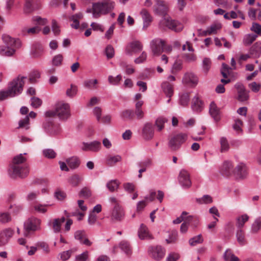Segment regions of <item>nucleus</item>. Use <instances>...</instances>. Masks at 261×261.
Returning a JSON list of instances; mask_svg holds the SVG:
<instances>
[{"label": "nucleus", "mask_w": 261, "mask_h": 261, "mask_svg": "<svg viewBox=\"0 0 261 261\" xmlns=\"http://www.w3.org/2000/svg\"><path fill=\"white\" fill-rule=\"evenodd\" d=\"M155 4L154 9L155 12L164 16V19L161 21V25H164L175 32H180L184 28L182 23L172 19L170 17L166 16L168 11V6L165 2L162 0H154Z\"/></svg>", "instance_id": "1"}, {"label": "nucleus", "mask_w": 261, "mask_h": 261, "mask_svg": "<svg viewBox=\"0 0 261 261\" xmlns=\"http://www.w3.org/2000/svg\"><path fill=\"white\" fill-rule=\"evenodd\" d=\"M27 159L22 154H20L15 156L12 161L10 169L9 174L12 178H25L29 173L28 166L24 164Z\"/></svg>", "instance_id": "2"}, {"label": "nucleus", "mask_w": 261, "mask_h": 261, "mask_svg": "<svg viewBox=\"0 0 261 261\" xmlns=\"http://www.w3.org/2000/svg\"><path fill=\"white\" fill-rule=\"evenodd\" d=\"M27 77L19 75L14 79L9 84L7 91L0 92V100L5 99L8 97H14L21 93Z\"/></svg>", "instance_id": "3"}, {"label": "nucleus", "mask_w": 261, "mask_h": 261, "mask_svg": "<svg viewBox=\"0 0 261 261\" xmlns=\"http://www.w3.org/2000/svg\"><path fill=\"white\" fill-rule=\"evenodd\" d=\"M115 7V3L111 0H103L94 3L92 8L87 10V13H92L93 17L98 18L102 15L111 12Z\"/></svg>", "instance_id": "4"}, {"label": "nucleus", "mask_w": 261, "mask_h": 261, "mask_svg": "<svg viewBox=\"0 0 261 261\" xmlns=\"http://www.w3.org/2000/svg\"><path fill=\"white\" fill-rule=\"evenodd\" d=\"M45 115L48 118L58 116L61 120H66L70 116V106L67 103L58 102L56 105L55 111H47Z\"/></svg>", "instance_id": "5"}, {"label": "nucleus", "mask_w": 261, "mask_h": 261, "mask_svg": "<svg viewBox=\"0 0 261 261\" xmlns=\"http://www.w3.org/2000/svg\"><path fill=\"white\" fill-rule=\"evenodd\" d=\"M110 201L113 206L111 212V219L114 221H121L124 217V212L120 205L119 201L115 197L110 198Z\"/></svg>", "instance_id": "6"}, {"label": "nucleus", "mask_w": 261, "mask_h": 261, "mask_svg": "<svg viewBox=\"0 0 261 261\" xmlns=\"http://www.w3.org/2000/svg\"><path fill=\"white\" fill-rule=\"evenodd\" d=\"M187 136L185 134H179L173 136L169 140V147L171 150L176 151L179 149L187 140Z\"/></svg>", "instance_id": "7"}, {"label": "nucleus", "mask_w": 261, "mask_h": 261, "mask_svg": "<svg viewBox=\"0 0 261 261\" xmlns=\"http://www.w3.org/2000/svg\"><path fill=\"white\" fill-rule=\"evenodd\" d=\"M41 220L36 218H31L24 224V235L28 236L30 231H34L39 228Z\"/></svg>", "instance_id": "8"}, {"label": "nucleus", "mask_w": 261, "mask_h": 261, "mask_svg": "<svg viewBox=\"0 0 261 261\" xmlns=\"http://www.w3.org/2000/svg\"><path fill=\"white\" fill-rule=\"evenodd\" d=\"M149 255L154 259L159 260L165 254V249L161 246H151L148 249Z\"/></svg>", "instance_id": "9"}, {"label": "nucleus", "mask_w": 261, "mask_h": 261, "mask_svg": "<svg viewBox=\"0 0 261 261\" xmlns=\"http://www.w3.org/2000/svg\"><path fill=\"white\" fill-rule=\"evenodd\" d=\"M142 44L139 41L135 40L128 44L125 50L127 55L132 56L142 51Z\"/></svg>", "instance_id": "10"}, {"label": "nucleus", "mask_w": 261, "mask_h": 261, "mask_svg": "<svg viewBox=\"0 0 261 261\" xmlns=\"http://www.w3.org/2000/svg\"><path fill=\"white\" fill-rule=\"evenodd\" d=\"M101 148V142L98 141H94L90 143L83 142L81 149L85 151H90L98 152Z\"/></svg>", "instance_id": "11"}, {"label": "nucleus", "mask_w": 261, "mask_h": 261, "mask_svg": "<svg viewBox=\"0 0 261 261\" xmlns=\"http://www.w3.org/2000/svg\"><path fill=\"white\" fill-rule=\"evenodd\" d=\"M178 180L180 184L185 188H189L191 186L190 174L186 170L182 169L180 171Z\"/></svg>", "instance_id": "12"}, {"label": "nucleus", "mask_w": 261, "mask_h": 261, "mask_svg": "<svg viewBox=\"0 0 261 261\" xmlns=\"http://www.w3.org/2000/svg\"><path fill=\"white\" fill-rule=\"evenodd\" d=\"M235 88L237 90V99L239 101H244L248 99L249 95L248 92L242 84L240 83H237L235 85Z\"/></svg>", "instance_id": "13"}, {"label": "nucleus", "mask_w": 261, "mask_h": 261, "mask_svg": "<svg viewBox=\"0 0 261 261\" xmlns=\"http://www.w3.org/2000/svg\"><path fill=\"white\" fill-rule=\"evenodd\" d=\"M14 234V230L11 228H7L0 232V246L6 244Z\"/></svg>", "instance_id": "14"}, {"label": "nucleus", "mask_w": 261, "mask_h": 261, "mask_svg": "<svg viewBox=\"0 0 261 261\" xmlns=\"http://www.w3.org/2000/svg\"><path fill=\"white\" fill-rule=\"evenodd\" d=\"M164 47V41L160 39L153 40L151 42V48L153 55L159 56L162 52Z\"/></svg>", "instance_id": "15"}, {"label": "nucleus", "mask_w": 261, "mask_h": 261, "mask_svg": "<svg viewBox=\"0 0 261 261\" xmlns=\"http://www.w3.org/2000/svg\"><path fill=\"white\" fill-rule=\"evenodd\" d=\"M40 7L39 0H26L24 12L25 13H30L34 10L38 9Z\"/></svg>", "instance_id": "16"}, {"label": "nucleus", "mask_w": 261, "mask_h": 261, "mask_svg": "<svg viewBox=\"0 0 261 261\" xmlns=\"http://www.w3.org/2000/svg\"><path fill=\"white\" fill-rule=\"evenodd\" d=\"M3 40L7 46L14 48L15 49L21 46V42L19 39H15L7 35L3 36Z\"/></svg>", "instance_id": "17"}, {"label": "nucleus", "mask_w": 261, "mask_h": 261, "mask_svg": "<svg viewBox=\"0 0 261 261\" xmlns=\"http://www.w3.org/2000/svg\"><path fill=\"white\" fill-rule=\"evenodd\" d=\"M74 238L76 240H79L81 243L86 246H90L92 242L88 240L87 234L84 230H77L74 233Z\"/></svg>", "instance_id": "18"}, {"label": "nucleus", "mask_w": 261, "mask_h": 261, "mask_svg": "<svg viewBox=\"0 0 261 261\" xmlns=\"http://www.w3.org/2000/svg\"><path fill=\"white\" fill-rule=\"evenodd\" d=\"M154 135V128L151 123H146L142 129V136L146 140L151 139Z\"/></svg>", "instance_id": "19"}, {"label": "nucleus", "mask_w": 261, "mask_h": 261, "mask_svg": "<svg viewBox=\"0 0 261 261\" xmlns=\"http://www.w3.org/2000/svg\"><path fill=\"white\" fill-rule=\"evenodd\" d=\"M198 77L193 73H186L183 79L182 82L191 87H195L198 84Z\"/></svg>", "instance_id": "20"}, {"label": "nucleus", "mask_w": 261, "mask_h": 261, "mask_svg": "<svg viewBox=\"0 0 261 261\" xmlns=\"http://www.w3.org/2000/svg\"><path fill=\"white\" fill-rule=\"evenodd\" d=\"M247 173V169L246 165L242 163H239L236 167L234 168L233 171V175L239 178H244Z\"/></svg>", "instance_id": "21"}, {"label": "nucleus", "mask_w": 261, "mask_h": 261, "mask_svg": "<svg viewBox=\"0 0 261 261\" xmlns=\"http://www.w3.org/2000/svg\"><path fill=\"white\" fill-rule=\"evenodd\" d=\"M234 168L231 162L225 161L224 162L221 169V173L227 177L233 175Z\"/></svg>", "instance_id": "22"}, {"label": "nucleus", "mask_w": 261, "mask_h": 261, "mask_svg": "<svg viewBox=\"0 0 261 261\" xmlns=\"http://www.w3.org/2000/svg\"><path fill=\"white\" fill-rule=\"evenodd\" d=\"M65 221L64 217L61 218H57L53 219L51 221L49 222V225L52 228L53 231L55 233L59 232L61 231V225Z\"/></svg>", "instance_id": "23"}, {"label": "nucleus", "mask_w": 261, "mask_h": 261, "mask_svg": "<svg viewBox=\"0 0 261 261\" xmlns=\"http://www.w3.org/2000/svg\"><path fill=\"white\" fill-rule=\"evenodd\" d=\"M162 89L166 96L169 98L167 100V102L169 103L170 101V98L173 94V86L169 82H164L162 84Z\"/></svg>", "instance_id": "24"}, {"label": "nucleus", "mask_w": 261, "mask_h": 261, "mask_svg": "<svg viewBox=\"0 0 261 261\" xmlns=\"http://www.w3.org/2000/svg\"><path fill=\"white\" fill-rule=\"evenodd\" d=\"M43 46L39 43H35L32 46L31 54L34 58L40 57L43 53Z\"/></svg>", "instance_id": "25"}, {"label": "nucleus", "mask_w": 261, "mask_h": 261, "mask_svg": "<svg viewBox=\"0 0 261 261\" xmlns=\"http://www.w3.org/2000/svg\"><path fill=\"white\" fill-rule=\"evenodd\" d=\"M210 113L216 121H218L220 120V111L214 102L211 103L210 107Z\"/></svg>", "instance_id": "26"}, {"label": "nucleus", "mask_w": 261, "mask_h": 261, "mask_svg": "<svg viewBox=\"0 0 261 261\" xmlns=\"http://www.w3.org/2000/svg\"><path fill=\"white\" fill-rule=\"evenodd\" d=\"M141 14L144 21L143 28L144 30H146L152 21V18L148 12L145 9H143Z\"/></svg>", "instance_id": "27"}, {"label": "nucleus", "mask_w": 261, "mask_h": 261, "mask_svg": "<svg viewBox=\"0 0 261 261\" xmlns=\"http://www.w3.org/2000/svg\"><path fill=\"white\" fill-rule=\"evenodd\" d=\"M138 236L141 240L151 239L147 227L144 224H141L138 231Z\"/></svg>", "instance_id": "28"}, {"label": "nucleus", "mask_w": 261, "mask_h": 261, "mask_svg": "<svg viewBox=\"0 0 261 261\" xmlns=\"http://www.w3.org/2000/svg\"><path fill=\"white\" fill-rule=\"evenodd\" d=\"M143 105V101H138L136 103L135 114L137 119H141L144 117V113L142 109Z\"/></svg>", "instance_id": "29"}, {"label": "nucleus", "mask_w": 261, "mask_h": 261, "mask_svg": "<svg viewBox=\"0 0 261 261\" xmlns=\"http://www.w3.org/2000/svg\"><path fill=\"white\" fill-rule=\"evenodd\" d=\"M249 216L244 214L238 217L236 219V226L239 229H243L245 223L249 220Z\"/></svg>", "instance_id": "30"}, {"label": "nucleus", "mask_w": 261, "mask_h": 261, "mask_svg": "<svg viewBox=\"0 0 261 261\" xmlns=\"http://www.w3.org/2000/svg\"><path fill=\"white\" fill-rule=\"evenodd\" d=\"M83 15L82 13H79L73 15L70 18V20L72 21L73 23L71 24L72 28L77 29L80 27L79 21L82 19Z\"/></svg>", "instance_id": "31"}, {"label": "nucleus", "mask_w": 261, "mask_h": 261, "mask_svg": "<svg viewBox=\"0 0 261 261\" xmlns=\"http://www.w3.org/2000/svg\"><path fill=\"white\" fill-rule=\"evenodd\" d=\"M202 102L199 99L198 95H196L192 100V108L193 111L200 112L202 110Z\"/></svg>", "instance_id": "32"}, {"label": "nucleus", "mask_w": 261, "mask_h": 261, "mask_svg": "<svg viewBox=\"0 0 261 261\" xmlns=\"http://www.w3.org/2000/svg\"><path fill=\"white\" fill-rule=\"evenodd\" d=\"M151 164V161L150 159H147L145 161L140 162L138 165L141 168L139 170V174L138 175L139 178H141L142 175V173L146 170V168L149 167Z\"/></svg>", "instance_id": "33"}, {"label": "nucleus", "mask_w": 261, "mask_h": 261, "mask_svg": "<svg viewBox=\"0 0 261 261\" xmlns=\"http://www.w3.org/2000/svg\"><path fill=\"white\" fill-rule=\"evenodd\" d=\"M15 51L14 48L10 47L8 46H0V54L2 56H11L13 55Z\"/></svg>", "instance_id": "34"}, {"label": "nucleus", "mask_w": 261, "mask_h": 261, "mask_svg": "<svg viewBox=\"0 0 261 261\" xmlns=\"http://www.w3.org/2000/svg\"><path fill=\"white\" fill-rule=\"evenodd\" d=\"M236 238L240 245H244L246 244L247 241L245 239V232L243 229H238L236 232Z\"/></svg>", "instance_id": "35"}, {"label": "nucleus", "mask_w": 261, "mask_h": 261, "mask_svg": "<svg viewBox=\"0 0 261 261\" xmlns=\"http://www.w3.org/2000/svg\"><path fill=\"white\" fill-rule=\"evenodd\" d=\"M257 35L253 34H249L245 35L243 42L244 45L248 46L251 44L257 38Z\"/></svg>", "instance_id": "36"}, {"label": "nucleus", "mask_w": 261, "mask_h": 261, "mask_svg": "<svg viewBox=\"0 0 261 261\" xmlns=\"http://www.w3.org/2000/svg\"><path fill=\"white\" fill-rule=\"evenodd\" d=\"M45 129L50 133H56V129L58 128V125H55L51 120H47L46 122L43 124Z\"/></svg>", "instance_id": "37"}, {"label": "nucleus", "mask_w": 261, "mask_h": 261, "mask_svg": "<svg viewBox=\"0 0 261 261\" xmlns=\"http://www.w3.org/2000/svg\"><path fill=\"white\" fill-rule=\"evenodd\" d=\"M66 163L69 167L72 169L77 168L80 164L79 159L76 156H72L66 160Z\"/></svg>", "instance_id": "38"}, {"label": "nucleus", "mask_w": 261, "mask_h": 261, "mask_svg": "<svg viewBox=\"0 0 261 261\" xmlns=\"http://www.w3.org/2000/svg\"><path fill=\"white\" fill-rule=\"evenodd\" d=\"M120 117L124 120H133L135 117L134 112L132 110H125L121 112Z\"/></svg>", "instance_id": "39"}, {"label": "nucleus", "mask_w": 261, "mask_h": 261, "mask_svg": "<svg viewBox=\"0 0 261 261\" xmlns=\"http://www.w3.org/2000/svg\"><path fill=\"white\" fill-rule=\"evenodd\" d=\"M224 258L226 261H239V258L233 254L230 249L226 250L224 254Z\"/></svg>", "instance_id": "40"}, {"label": "nucleus", "mask_w": 261, "mask_h": 261, "mask_svg": "<svg viewBox=\"0 0 261 261\" xmlns=\"http://www.w3.org/2000/svg\"><path fill=\"white\" fill-rule=\"evenodd\" d=\"M121 158L119 155H108L106 160V164L109 166H113L116 163L120 161Z\"/></svg>", "instance_id": "41"}, {"label": "nucleus", "mask_w": 261, "mask_h": 261, "mask_svg": "<svg viewBox=\"0 0 261 261\" xmlns=\"http://www.w3.org/2000/svg\"><path fill=\"white\" fill-rule=\"evenodd\" d=\"M120 247L127 255H130L132 253V249L128 242L126 241H122L120 243Z\"/></svg>", "instance_id": "42"}, {"label": "nucleus", "mask_w": 261, "mask_h": 261, "mask_svg": "<svg viewBox=\"0 0 261 261\" xmlns=\"http://www.w3.org/2000/svg\"><path fill=\"white\" fill-rule=\"evenodd\" d=\"M168 120L164 117H160L155 121V125L157 127V130L161 131L164 127V124L167 122Z\"/></svg>", "instance_id": "43"}, {"label": "nucleus", "mask_w": 261, "mask_h": 261, "mask_svg": "<svg viewBox=\"0 0 261 261\" xmlns=\"http://www.w3.org/2000/svg\"><path fill=\"white\" fill-rule=\"evenodd\" d=\"M119 184L117 180H112L107 184V187L111 192H114L118 189Z\"/></svg>", "instance_id": "44"}, {"label": "nucleus", "mask_w": 261, "mask_h": 261, "mask_svg": "<svg viewBox=\"0 0 261 261\" xmlns=\"http://www.w3.org/2000/svg\"><path fill=\"white\" fill-rule=\"evenodd\" d=\"M98 83V81L95 80H88L84 82V86L85 88L94 89L96 88V85Z\"/></svg>", "instance_id": "45"}, {"label": "nucleus", "mask_w": 261, "mask_h": 261, "mask_svg": "<svg viewBox=\"0 0 261 261\" xmlns=\"http://www.w3.org/2000/svg\"><path fill=\"white\" fill-rule=\"evenodd\" d=\"M221 83L223 84H219L216 88V92L218 93H223L225 92V89L224 86V84H228L230 82V79H221Z\"/></svg>", "instance_id": "46"}, {"label": "nucleus", "mask_w": 261, "mask_h": 261, "mask_svg": "<svg viewBox=\"0 0 261 261\" xmlns=\"http://www.w3.org/2000/svg\"><path fill=\"white\" fill-rule=\"evenodd\" d=\"M77 92V87L74 85L71 84L70 88L67 89L66 94L68 97L73 98L76 95Z\"/></svg>", "instance_id": "47"}, {"label": "nucleus", "mask_w": 261, "mask_h": 261, "mask_svg": "<svg viewBox=\"0 0 261 261\" xmlns=\"http://www.w3.org/2000/svg\"><path fill=\"white\" fill-rule=\"evenodd\" d=\"M82 177L76 174L71 176L69 179V182L72 186L76 187L79 185L80 182L81 181Z\"/></svg>", "instance_id": "48"}, {"label": "nucleus", "mask_w": 261, "mask_h": 261, "mask_svg": "<svg viewBox=\"0 0 261 261\" xmlns=\"http://www.w3.org/2000/svg\"><path fill=\"white\" fill-rule=\"evenodd\" d=\"M203 241L202 235L199 234L190 239L189 244L191 246H195L198 244L202 243Z\"/></svg>", "instance_id": "49"}, {"label": "nucleus", "mask_w": 261, "mask_h": 261, "mask_svg": "<svg viewBox=\"0 0 261 261\" xmlns=\"http://www.w3.org/2000/svg\"><path fill=\"white\" fill-rule=\"evenodd\" d=\"M213 201L212 198L208 195H204L201 198H197L196 202L199 204H208Z\"/></svg>", "instance_id": "50"}, {"label": "nucleus", "mask_w": 261, "mask_h": 261, "mask_svg": "<svg viewBox=\"0 0 261 261\" xmlns=\"http://www.w3.org/2000/svg\"><path fill=\"white\" fill-rule=\"evenodd\" d=\"M11 220V217L9 213H0V222L2 223H8Z\"/></svg>", "instance_id": "51"}, {"label": "nucleus", "mask_w": 261, "mask_h": 261, "mask_svg": "<svg viewBox=\"0 0 261 261\" xmlns=\"http://www.w3.org/2000/svg\"><path fill=\"white\" fill-rule=\"evenodd\" d=\"M222 66L221 70V74L224 78H227L228 75L230 74L232 68L225 63H223Z\"/></svg>", "instance_id": "52"}, {"label": "nucleus", "mask_w": 261, "mask_h": 261, "mask_svg": "<svg viewBox=\"0 0 261 261\" xmlns=\"http://www.w3.org/2000/svg\"><path fill=\"white\" fill-rule=\"evenodd\" d=\"M63 60V57L62 55L59 54L55 56L52 60V64L54 66H59L61 65Z\"/></svg>", "instance_id": "53"}, {"label": "nucleus", "mask_w": 261, "mask_h": 261, "mask_svg": "<svg viewBox=\"0 0 261 261\" xmlns=\"http://www.w3.org/2000/svg\"><path fill=\"white\" fill-rule=\"evenodd\" d=\"M76 251V249H72L68 251H64L60 254V257L63 260L68 259L71 255Z\"/></svg>", "instance_id": "54"}, {"label": "nucleus", "mask_w": 261, "mask_h": 261, "mask_svg": "<svg viewBox=\"0 0 261 261\" xmlns=\"http://www.w3.org/2000/svg\"><path fill=\"white\" fill-rule=\"evenodd\" d=\"M190 94L189 93H183L180 98V103L182 106H186L188 105L190 99Z\"/></svg>", "instance_id": "55"}, {"label": "nucleus", "mask_w": 261, "mask_h": 261, "mask_svg": "<svg viewBox=\"0 0 261 261\" xmlns=\"http://www.w3.org/2000/svg\"><path fill=\"white\" fill-rule=\"evenodd\" d=\"M221 151L225 152L228 150L229 145L228 142L225 138L222 137L220 139Z\"/></svg>", "instance_id": "56"}, {"label": "nucleus", "mask_w": 261, "mask_h": 261, "mask_svg": "<svg viewBox=\"0 0 261 261\" xmlns=\"http://www.w3.org/2000/svg\"><path fill=\"white\" fill-rule=\"evenodd\" d=\"M261 228V218L256 219L252 225V231L257 232Z\"/></svg>", "instance_id": "57"}, {"label": "nucleus", "mask_w": 261, "mask_h": 261, "mask_svg": "<svg viewBox=\"0 0 261 261\" xmlns=\"http://www.w3.org/2000/svg\"><path fill=\"white\" fill-rule=\"evenodd\" d=\"M203 69L206 73L208 72L211 66V61L209 58H204L202 62Z\"/></svg>", "instance_id": "58"}, {"label": "nucleus", "mask_w": 261, "mask_h": 261, "mask_svg": "<svg viewBox=\"0 0 261 261\" xmlns=\"http://www.w3.org/2000/svg\"><path fill=\"white\" fill-rule=\"evenodd\" d=\"M122 76L120 75H118L116 77H113L112 75L108 76V81L110 84L114 85H117L119 84V82L121 80Z\"/></svg>", "instance_id": "59"}, {"label": "nucleus", "mask_w": 261, "mask_h": 261, "mask_svg": "<svg viewBox=\"0 0 261 261\" xmlns=\"http://www.w3.org/2000/svg\"><path fill=\"white\" fill-rule=\"evenodd\" d=\"M40 74L38 71H33L29 75V81L30 83H35L37 79H39Z\"/></svg>", "instance_id": "60"}, {"label": "nucleus", "mask_w": 261, "mask_h": 261, "mask_svg": "<svg viewBox=\"0 0 261 261\" xmlns=\"http://www.w3.org/2000/svg\"><path fill=\"white\" fill-rule=\"evenodd\" d=\"M120 66L125 68V73L127 74H131L135 72V69L131 65H127L124 62H121Z\"/></svg>", "instance_id": "61"}, {"label": "nucleus", "mask_w": 261, "mask_h": 261, "mask_svg": "<svg viewBox=\"0 0 261 261\" xmlns=\"http://www.w3.org/2000/svg\"><path fill=\"white\" fill-rule=\"evenodd\" d=\"M43 155L46 158H49V159L55 158L56 155V152L54 151V150L53 149H44L43 151Z\"/></svg>", "instance_id": "62"}, {"label": "nucleus", "mask_w": 261, "mask_h": 261, "mask_svg": "<svg viewBox=\"0 0 261 261\" xmlns=\"http://www.w3.org/2000/svg\"><path fill=\"white\" fill-rule=\"evenodd\" d=\"M91 195V190L87 187L83 188L80 192V196L81 197L88 198Z\"/></svg>", "instance_id": "63"}, {"label": "nucleus", "mask_w": 261, "mask_h": 261, "mask_svg": "<svg viewBox=\"0 0 261 261\" xmlns=\"http://www.w3.org/2000/svg\"><path fill=\"white\" fill-rule=\"evenodd\" d=\"M179 257L180 256L179 254L175 252H171L168 255L166 261H177Z\"/></svg>", "instance_id": "64"}]
</instances>
